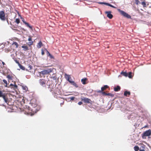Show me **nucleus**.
<instances>
[{
  "label": "nucleus",
  "instance_id": "2f4dec72",
  "mask_svg": "<svg viewBox=\"0 0 151 151\" xmlns=\"http://www.w3.org/2000/svg\"><path fill=\"white\" fill-rule=\"evenodd\" d=\"M132 73L131 72H129L128 74V76H127L129 78H131L132 77Z\"/></svg>",
  "mask_w": 151,
  "mask_h": 151
},
{
  "label": "nucleus",
  "instance_id": "cd10ccee",
  "mask_svg": "<svg viewBox=\"0 0 151 151\" xmlns=\"http://www.w3.org/2000/svg\"><path fill=\"white\" fill-rule=\"evenodd\" d=\"M10 86H12V88H15V89H16L17 88V86L16 84H15L14 85H13L12 84H10Z\"/></svg>",
  "mask_w": 151,
  "mask_h": 151
},
{
  "label": "nucleus",
  "instance_id": "58836bf2",
  "mask_svg": "<svg viewBox=\"0 0 151 151\" xmlns=\"http://www.w3.org/2000/svg\"><path fill=\"white\" fill-rule=\"evenodd\" d=\"M107 95L110 96H113V94H111V93H108L107 94Z\"/></svg>",
  "mask_w": 151,
  "mask_h": 151
},
{
  "label": "nucleus",
  "instance_id": "7c9ffc66",
  "mask_svg": "<svg viewBox=\"0 0 151 151\" xmlns=\"http://www.w3.org/2000/svg\"><path fill=\"white\" fill-rule=\"evenodd\" d=\"M32 66L29 65H28L27 69L28 70H30L32 69Z\"/></svg>",
  "mask_w": 151,
  "mask_h": 151
},
{
  "label": "nucleus",
  "instance_id": "c756f323",
  "mask_svg": "<svg viewBox=\"0 0 151 151\" xmlns=\"http://www.w3.org/2000/svg\"><path fill=\"white\" fill-rule=\"evenodd\" d=\"M134 149L135 151H138L139 149V147L138 146H135L134 147Z\"/></svg>",
  "mask_w": 151,
  "mask_h": 151
},
{
  "label": "nucleus",
  "instance_id": "603ef678",
  "mask_svg": "<svg viewBox=\"0 0 151 151\" xmlns=\"http://www.w3.org/2000/svg\"><path fill=\"white\" fill-rule=\"evenodd\" d=\"M52 91V89L50 90V91Z\"/></svg>",
  "mask_w": 151,
  "mask_h": 151
},
{
  "label": "nucleus",
  "instance_id": "9b49d317",
  "mask_svg": "<svg viewBox=\"0 0 151 151\" xmlns=\"http://www.w3.org/2000/svg\"><path fill=\"white\" fill-rule=\"evenodd\" d=\"M65 77L67 80L70 83L71 81L70 80L71 78L70 75L65 74Z\"/></svg>",
  "mask_w": 151,
  "mask_h": 151
},
{
  "label": "nucleus",
  "instance_id": "8fccbe9b",
  "mask_svg": "<svg viewBox=\"0 0 151 151\" xmlns=\"http://www.w3.org/2000/svg\"><path fill=\"white\" fill-rule=\"evenodd\" d=\"M139 151H145L144 150H139Z\"/></svg>",
  "mask_w": 151,
  "mask_h": 151
},
{
  "label": "nucleus",
  "instance_id": "3c124183",
  "mask_svg": "<svg viewBox=\"0 0 151 151\" xmlns=\"http://www.w3.org/2000/svg\"><path fill=\"white\" fill-rule=\"evenodd\" d=\"M6 20H7V22H8V19H6Z\"/></svg>",
  "mask_w": 151,
  "mask_h": 151
},
{
  "label": "nucleus",
  "instance_id": "20e7f679",
  "mask_svg": "<svg viewBox=\"0 0 151 151\" xmlns=\"http://www.w3.org/2000/svg\"><path fill=\"white\" fill-rule=\"evenodd\" d=\"M151 134V131L150 129H149L148 130L144 132L143 134L142 135V137L143 139L145 138V137L146 136H148L150 135Z\"/></svg>",
  "mask_w": 151,
  "mask_h": 151
},
{
  "label": "nucleus",
  "instance_id": "1a4fd4ad",
  "mask_svg": "<svg viewBox=\"0 0 151 151\" xmlns=\"http://www.w3.org/2000/svg\"><path fill=\"white\" fill-rule=\"evenodd\" d=\"M111 12L110 11L105 12V13L107 14V16L110 19H112L113 17V15L111 14Z\"/></svg>",
  "mask_w": 151,
  "mask_h": 151
},
{
  "label": "nucleus",
  "instance_id": "e433bc0d",
  "mask_svg": "<svg viewBox=\"0 0 151 151\" xmlns=\"http://www.w3.org/2000/svg\"><path fill=\"white\" fill-rule=\"evenodd\" d=\"M48 56H49L51 58H54V57L51 55L50 53H49V55H48Z\"/></svg>",
  "mask_w": 151,
  "mask_h": 151
},
{
  "label": "nucleus",
  "instance_id": "aec40b11",
  "mask_svg": "<svg viewBox=\"0 0 151 151\" xmlns=\"http://www.w3.org/2000/svg\"><path fill=\"white\" fill-rule=\"evenodd\" d=\"M22 87L23 90L24 91L26 92L28 90V88L27 87L23 85L22 86Z\"/></svg>",
  "mask_w": 151,
  "mask_h": 151
},
{
  "label": "nucleus",
  "instance_id": "39448f33",
  "mask_svg": "<svg viewBox=\"0 0 151 151\" xmlns=\"http://www.w3.org/2000/svg\"><path fill=\"white\" fill-rule=\"evenodd\" d=\"M0 19L2 21L5 20V14L4 11H0Z\"/></svg>",
  "mask_w": 151,
  "mask_h": 151
},
{
  "label": "nucleus",
  "instance_id": "f8f14e48",
  "mask_svg": "<svg viewBox=\"0 0 151 151\" xmlns=\"http://www.w3.org/2000/svg\"><path fill=\"white\" fill-rule=\"evenodd\" d=\"M87 80V79L86 78H83L81 80V82L83 84L85 85L87 83L86 82Z\"/></svg>",
  "mask_w": 151,
  "mask_h": 151
},
{
  "label": "nucleus",
  "instance_id": "423d86ee",
  "mask_svg": "<svg viewBox=\"0 0 151 151\" xmlns=\"http://www.w3.org/2000/svg\"><path fill=\"white\" fill-rule=\"evenodd\" d=\"M81 100L82 101H83L84 103L87 104H91V101L90 99L86 97L81 98Z\"/></svg>",
  "mask_w": 151,
  "mask_h": 151
},
{
  "label": "nucleus",
  "instance_id": "72a5a7b5",
  "mask_svg": "<svg viewBox=\"0 0 151 151\" xmlns=\"http://www.w3.org/2000/svg\"><path fill=\"white\" fill-rule=\"evenodd\" d=\"M15 22L17 24H18L20 22L19 19V18L16 19Z\"/></svg>",
  "mask_w": 151,
  "mask_h": 151
},
{
  "label": "nucleus",
  "instance_id": "ea45409f",
  "mask_svg": "<svg viewBox=\"0 0 151 151\" xmlns=\"http://www.w3.org/2000/svg\"><path fill=\"white\" fill-rule=\"evenodd\" d=\"M20 66V68L21 69H23V70H24V68L23 66L22 65H21L20 64V65H19Z\"/></svg>",
  "mask_w": 151,
  "mask_h": 151
},
{
  "label": "nucleus",
  "instance_id": "b1692460",
  "mask_svg": "<svg viewBox=\"0 0 151 151\" xmlns=\"http://www.w3.org/2000/svg\"><path fill=\"white\" fill-rule=\"evenodd\" d=\"M141 4L144 8L146 7V3L145 0H144L142 2Z\"/></svg>",
  "mask_w": 151,
  "mask_h": 151
},
{
  "label": "nucleus",
  "instance_id": "6ab92c4d",
  "mask_svg": "<svg viewBox=\"0 0 151 151\" xmlns=\"http://www.w3.org/2000/svg\"><path fill=\"white\" fill-rule=\"evenodd\" d=\"M71 84L74 86H75L76 88L78 87V85L74 81H71L70 82Z\"/></svg>",
  "mask_w": 151,
  "mask_h": 151
},
{
  "label": "nucleus",
  "instance_id": "7ed1b4c3",
  "mask_svg": "<svg viewBox=\"0 0 151 151\" xmlns=\"http://www.w3.org/2000/svg\"><path fill=\"white\" fill-rule=\"evenodd\" d=\"M118 11L124 17H126L128 19H131V18L130 15L128 14L124 11L121 10L120 9H118Z\"/></svg>",
  "mask_w": 151,
  "mask_h": 151
},
{
  "label": "nucleus",
  "instance_id": "bb28decb",
  "mask_svg": "<svg viewBox=\"0 0 151 151\" xmlns=\"http://www.w3.org/2000/svg\"><path fill=\"white\" fill-rule=\"evenodd\" d=\"M3 81L4 82V84H5V85H4V86L6 87L8 84L7 81L6 80L4 79L3 80Z\"/></svg>",
  "mask_w": 151,
  "mask_h": 151
},
{
  "label": "nucleus",
  "instance_id": "dca6fc26",
  "mask_svg": "<svg viewBox=\"0 0 151 151\" xmlns=\"http://www.w3.org/2000/svg\"><path fill=\"white\" fill-rule=\"evenodd\" d=\"M120 87L119 86H117L116 87L114 88V90L115 91H118L120 90Z\"/></svg>",
  "mask_w": 151,
  "mask_h": 151
},
{
  "label": "nucleus",
  "instance_id": "37998d69",
  "mask_svg": "<svg viewBox=\"0 0 151 151\" xmlns=\"http://www.w3.org/2000/svg\"><path fill=\"white\" fill-rule=\"evenodd\" d=\"M78 104L79 105H81L82 104V102L81 101H80L78 102Z\"/></svg>",
  "mask_w": 151,
  "mask_h": 151
},
{
  "label": "nucleus",
  "instance_id": "393cba45",
  "mask_svg": "<svg viewBox=\"0 0 151 151\" xmlns=\"http://www.w3.org/2000/svg\"><path fill=\"white\" fill-rule=\"evenodd\" d=\"M52 81H51L50 80H49L47 81V85H48V86H49V88H50V86H52V83H51H51H52Z\"/></svg>",
  "mask_w": 151,
  "mask_h": 151
},
{
  "label": "nucleus",
  "instance_id": "ddd939ff",
  "mask_svg": "<svg viewBox=\"0 0 151 151\" xmlns=\"http://www.w3.org/2000/svg\"><path fill=\"white\" fill-rule=\"evenodd\" d=\"M22 47L23 48V50L24 51H27L29 50V47L27 46H25L24 45L22 46Z\"/></svg>",
  "mask_w": 151,
  "mask_h": 151
},
{
  "label": "nucleus",
  "instance_id": "0eeeda50",
  "mask_svg": "<svg viewBox=\"0 0 151 151\" xmlns=\"http://www.w3.org/2000/svg\"><path fill=\"white\" fill-rule=\"evenodd\" d=\"M39 83L43 87H45L46 82V81L44 79H40L39 81Z\"/></svg>",
  "mask_w": 151,
  "mask_h": 151
},
{
  "label": "nucleus",
  "instance_id": "79ce46f5",
  "mask_svg": "<svg viewBox=\"0 0 151 151\" xmlns=\"http://www.w3.org/2000/svg\"><path fill=\"white\" fill-rule=\"evenodd\" d=\"M103 94L104 95H107V93H106L105 92H102Z\"/></svg>",
  "mask_w": 151,
  "mask_h": 151
},
{
  "label": "nucleus",
  "instance_id": "c9c22d12",
  "mask_svg": "<svg viewBox=\"0 0 151 151\" xmlns=\"http://www.w3.org/2000/svg\"><path fill=\"white\" fill-rule=\"evenodd\" d=\"M5 50L6 52H8L11 51V49L9 48L5 49Z\"/></svg>",
  "mask_w": 151,
  "mask_h": 151
},
{
  "label": "nucleus",
  "instance_id": "4be33fe9",
  "mask_svg": "<svg viewBox=\"0 0 151 151\" xmlns=\"http://www.w3.org/2000/svg\"><path fill=\"white\" fill-rule=\"evenodd\" d=\"M7 78H8L9 80H12L13 77L11 75H7Z\"/></svg>",
  "mask_w": 151,
  "mask_h": 151
},
{
  "label": "nucleus",
  "instance_id": "4c0bfd02",
  "mask_svg": "<svg viewBox=\"0 0 151 151\" xmlns=\"http://www.w3.org/2000/svg\"><path fill=\"white\" fill-rule=\"evenodd\" d=\"M45 50L46 51V52H47V55H49V53H50L48 51V50L46 49H45Z\"/></svg>",
  "mask_w": 151,
  "mask_h": 151
},
{
  "label": "nucleus",
  "instance_id": "5701e85b",
  "mask_svg": "<svg viewBox=\"0 0 151 151\" xmlns=\"http://www.w3.org/2000/svg\"><path fill=\"white\" fill-rule=\"evenodd\" d=\"M42 45V44L41 41H40L38 43L37 46L38 48H40Z\"/></svg>",
  "mask_w": 151,
  "mask_h": 151
},
{
  "label": "nucleus",
  "instance_id": "f03ea898",
  "mask_svg": "<svg viewBox=\"0 0 151 151\" xmlns=\"http://www.w3.org/2000/svg\"><path fill=\"white\" fill-rule=\"evenodd\" d=\"M0 97H2L6 103H7L8 102V99L7 95L1 90H0Z\"/></svg>",
  "mask_w": 151,
  "mask_h": 151
},
{
  "label": "nucleus",
  "instance_id": "49530a36",
  "mask_svg": "<svg viewBox=\"0 0 151 151\" xmlns=\"http://www.w3.org/2000/svg\"><path fill=\"white\" fill-rule=\"evenodd\" d=\"M145 146L144 145H142V146H141V147L143 148H145Z\"/></svg>",
  "mask_w": 151,
  "mask_h": 151
},
{
  "label": "nucleus",
  "instance_id": "6e6552de",
  "mask_svg": "<svg viewBox=\"0 0 151 151\" xmlns=\"http://www.w3.org/2000/svg\"><path fill=\"white\" fill-rule=\"evenodd\" d=\"M52 71V69H48L47 70H44L41 71V73L43 74H46L50 73Z\"/></svg>",
  "mask_w": 151,
  "mask_h": 151
},
{
  "label": "nucleus",
  "instance_id": "a211bd4d",
  "mask_svg": "<svg viewBox=\"0 0 151 151\" xmlns=\"http://www.w3.org/2000/svg\"><path fill=\"white\" fill-rule=\"evenodd\" d=\"M121 74L122 76L125 77H127L128 76V73L126 72L122 71L121 73Z\"/></svg>",
  "mask_w": 151,
  "mask_h": 151
},
{
  "label": "nucleus",
  "instance_id": "f257e3e1",
  "mask_svg": "<svg viewBox=\"0 0 151 151\" xmlns=\"http://www.w3.org/2000/svg\"><path fill=\"white\" fill-rule=\"evenodd\" d=\"M29 104L30 106L25 108L23 112L25 114L32 116L39 110L40 107L37 105L36 100L34 98L31 100Z\"/></svg>",
  "mask_w": 151,
  "mask_h": 151
},
{
  "label": "nucleus",
  "instance_id": "9d476101",
  "mask_svg": "<svg viewBox=\"0 0 151 151\" xmlns=\"http://www.w3.org/2000/svg\"><path fill=\"white\" fill-rule=\"evenodd\" d=\"M28 40L29 41V42L27 43V44L29 46H31L33 44V42L32 41V38L30 36H29V38L28 39Z\"/></svg>",
  "mask_w": 151,
  "mask_h": 151
},
{
  "label": "nucleus",
  "instance_id": "a878e982",
  "mask_svg": "<svg viewBox=\"0 0 151 151\" xmlns=\"http://www.w3.org/2000/svg\"><path fill=\"white\" fill-rule=\"evenodd\" d=\"M51 78L54 80L56 81L57 77L56 75L55 74H54L52 75V76L51 77Z\"/></svg>",
  "mask_w": 151,
  "mask_h": 151
},
{
  "label": "nucleus",
  "instance_id": "a19ab883",
  "mask_svg": "<svg viewBox=\"0 0 151 151\" xmlns=\"http://www.w3.org/2000/svg\"><path fill=\"white\" fill-rule=\"evenodd\" d=\"M41 53H42V55H43L44 54H45V53H44V50L42 49V50H41Z\"/></svg>",
  "mask_w": 151,
  "mask_h": 151
},
{
  "label": "nucleus",
  "instance_id": "2eb2a0df",
  "mask_svg": "<svg viewBox=\"0 0 151 151\" xmlns=\"http://www.w3.org/2000/svg\"><path fill=\"white\" fill-rule=\"evenodd\" d=\"M130 95V92L129 91H125L124 92V95L126 96H129Z\"/></svg>",
  "mask_w": 151,
  "mask_h": 151
},
{
  "label": "nucleus",
  "instance_id": "c85d7f7f",
  "mask_svg": "<svg viewBox=\"0 0 151 151\" xmlns=\"http://www.w3.org/2000/svg\"><path fill=\"white\" fill-rule=\"evenodd\" d=\"M2 65H0V68H2L4 67V65H5V64L4 62L3 61H2Z\"/></svg>",
  "mask_w": 151,
  "mask_h": 151
},
{
  "label": "nucleus",
  "instance_id": "09e8293b",
  "mask_svg": "<svg viewBox=\"0 0 151 151\" xmlns=\"http://www.w3.org/2000/svg\"><path fill=\"white\" fill-rule=\"evenodd\" d=\"M64 104V101H63L62 103H61L60 104L61 106H62Z\"/></svg>",
  "mask_w": 151,
  "mask_h": 151
},
{
  "label": "nucleus",
  "instance_id": "a18cd8bd",
  "mask_svg": "<svg viewBox=\"0 0 151 151\" xmlns=\"http://www.w3.org/2000/svg\"><path fill=\"white\" fill-rule=\"evenodd\" d=\"M70 98V99L71 100H74V99H75V97H71Z\"/></svg>",
  "mask_w": 151,
  "mask_h": 151
},
{
  "label": "nucleus",
  "instance_id": "c03bdc74",
  "mask_svg": "<svg viewBox=\"0 0 151 151\" xmlns=\"http://www.w3.org/2000/svg\"><path fill=\"white\" fill-rule=\"evenodd\" d=\"M110 6L112 7V8H116L114 6H113L111 4H110Z\"/></svg>",
  "mask_w": 151,
  "mask_h": 151
},
{
  "label": "nucleus",
  "instance_id": "de8ad7c7",
  "mask_svg": "<svg viewBox=\"0 0 151 151\" xmlns=\"http://www.w3.org/2000/svg\"><path fill=\"white\" fill-rule=\"evenodd\" d=\"M105 4L106 5H107L110 6V4L109 3H105Z\"/></svg>",
  "mask_w": 151,
  "mask_h": 151
},
{
  "label": "nucleus",
  "instance_id": "f704fd0d",
  "mask_svg": "<svg viewBox=\"0 0 151 151\" xmlns=\"http://www.w3.org/2000/svg\"><path fill=\"white\" fill-rule=\"evenodd\" d=\"M14 60L18 64V65H20V64L17 59H14Z\"/></svg>",
  "mask_w": 151,
  "mask_h": 151
},
{
  "label": "nucleus",
  "instance_id": "f3484780",
  "mask_svg": "<svg viewBox=\"0 0 151 151\" xmlns=\"http://www.w3.org/2000/svg\"><path fill=\"white\" fill-rule=\"evenodd\" d=\"M23 22L26 25L27 27L31 29H32V27L30 25L29 23L27 22L24 21H23Z\"/></svg>",
  "mask_w": 151,
  "mask_h": 151
},
{
  "label": "nucleus",
  "instance_id": "412c9836",
  "mask_svg": "<svg viewBox=\"0 0 151 151\" xmlns=\"http://www.w3.org/2000/svg\"><path fill=\"white\" fill-rule=\"evenodd\" d=\"M109 87V86L107 85H104L103 87L101 88V91H103Z\"/></svg>",
  "mask_w": 151,
  "mask_h": 151
},
{
  "label": "nucleus",
  "instance_id": "473e14b6",
  "mask_svg": "<svg viewBox=\"0 0 151 151\" xmlns=\"http://www.w3.org/2000/svg\"><path fill=\"white\" fill-rule=\"evenodd\" d=\"M135 3L137 5H139L141 4V2L139 0H135Z\"/></svg>",
  "mask_w": 151,
  "mask_h": 151
},
{
  "label": "nucleus",
  "instance_id": "4468645a",
  "mask_svg": "<svg viewBox=\"0 0 151 151\" xmlns=\"http://www.w3.org/2000/svg\"><path fill=\"white\" fill-rule=\"evenodd\" d=\"M12 45L14 46V48H17L18 47V43L16 42H13Z\"/></svg>",
  "mask_w": 151,
  "mask_h": 151
}]
</instances>
